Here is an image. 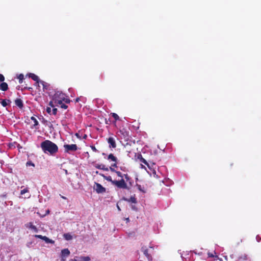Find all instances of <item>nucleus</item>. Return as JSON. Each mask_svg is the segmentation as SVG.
Instances as JSON below:
<instances>
[{
	"label": "nucleus",
	"mask_w": 261,
	"mask_h": 261,
	"mask_svg": "<svg viewBox=\"0 0 261 261\" xmlns=\"http://www.w3.org/2000/svg\"><path fill=\"white\" fill-rule=\"evenodd\" d=\"M40 146L44 153H49L50 155H54L58 151V146L48 140L43 141Z\"/></svg>",
	"instance_id": "f257e3e1"
},
{
	"label": "nucleus",
	"mask_w": 261,
	"mask_h": 261,
	"mask_svg": "<svg viewBox=\"0 0 261 261\" xmlns=\"http://www.w3.org/2000/svg\"><path fill=\"white\" fill-rule=\"evenodd\" d=\"M113 185L120 189H129L126 181L123 178H121L120 180H115L113 181Z\"/></svg>",
	"instance_id": "f03ea898"
},
{
	"label": "nucleus",
	"mask_w": 261,
	"mask_h": 261,
	"mask_svg": "<svg viewBox=\"0 0 261 261\" xmlns=\"http://www.w3.org/2000/svg\"><path fill=\"white\" fill-rule=\"evenodd\" d=\"M65 152L70 153L71 152L76 151L78 149V147L76 144H64L63 146Z\"/></svg>",
	"instance_id": "7ed1b4c3"
},
{
	"label": "nucleus",
	"mask_w": 261,
	"mask_h": 261,
	"mask_svg": "<svg viewBox=\"0 0 261 261\" xmlns=\"http://www.w3.org/2000/svg\"><path fill=\"white\" fill-rule=\"evenodd\" d=\"M110 169L112 172H115L118 176L121 177L123 178L124 177L126 180V181H129L130 184V180H131V177L127 174H122L120 171H118L113 169L112 167H110Z\"/></svg>",
	"instance_id": "20e7f679"
},
{
	"label": "nucleus",
	"mask_w": 261,
	"mask_h": 261,
	"mask_svg": "<svg viewBox=\"0 0 261 261\" xmlns=\"http://www.w3.org/2000/svg\"><path fill=\"white\" fill-rule=\"evenodd\" d=\"M93 188L98 194L103 193L106 192V188H104L101 185L97 182H95Z\"/></svg>",
	"instance_id": "39448f33"
},
{
	"label": "nucleus",
	"mask_w": 261,
	"mask_h": 261,
	"mask_svg": "<svg viewBox=\"0 0 261 261\" xmlns=\"http://www.w3.org/2000/svg\"><path fill=\"white\" fill-rule=\"evenodd\" d=\"M70 252L69 250L67 248L64 249L61 251V260L65 261V259L64 258L67 257L70 255Z\"/></svg>",
	"instance_id": "423d86ee"
},
{
	"label": "nucleus",
	"mask_w": 261,
	"mask_h": 261,
	"mask_svg": "<svg viewBox=\"0 0 261 261\" xmlns=\"http://www.w3.org/2000/svg\"><path fill=\"white\" fill-rule=\"evenodd\" d=\"M108 159L109 160H111L114 162V163L113 164L111 165V167H112L113 168V167H117V159L116 156H115L113 155V154L110 153L108 156Z\"/></svg>",
	"instance_id": "0eeeda50"
},
{
	"label": "nucleus",
	"mask_w": 261,
	"mask_h": 261,
	"mask_svg": "<svg viewBox=\"0 0 261 261\" xmlns=\"http://www.w3.org/2000/svg\"><path fill=\"white\" fill-rule=\"evenodd\" d=\"M107 141L110 148H115L116 147V143L114 138L109 137L107 139Z\"/></svg>",
	"instance_id": "6e6552de"
},
{
	"label": "nucleus",
	"mask_w": 261,
	"mask_h": 261,
	"mask_svg": "<svg viewBox=\"0 0 261 261\" xmlns=\"http://www.w3.org/2000/svg\"><path fill=\"white\" fill-rule=\"evenodd\" d=\"M54 100H55V103H56L57 105H60L61 108L64 109H67L68 106L65 103H63L61 99H55Z\"/></svg>",
	"instance_id": "1a4fd4ad"
},
{
	"label": "nucleus",
	"mask_w": 261,
	"mask_h": 261,
	"mask_svg": "<svg viewBox=\"0 0 261 261\" xmlns=\"http://www.w3.org/2000/svg\"><path fill=\"white\" fill-rule=\"evenodd\" d=\"M142 163H144L145 165H146L148 168L150 169H151L153 166L155 165L154 163L150 162V164L147 162V161L144 159L143 158L141 159V160L140 161Z\"/></svg>",
	"instance_id": "9d476101"
},
{
	"label": "nucleus",
	"mask_w": 261,
	"mask_h": 261,
	"mask_svg": "<svg viewBox=\"0 0 261 261\" xmlns=\"http://www.w3.org/2000/svg\"><path fill=\"white\" fill-rule=\"evenodd\" d=\"M29 77H31L33 80L36 82V84L39 85V82L40 81L39 80V79L37 75L34 73H30L29 74Z\"/></svg>",
	"instance_id": "9b49d317"
},
{
	"label": "nucleus",
	"mask_w": 261,
	"mask_h": 261,
	"mask_svg": "<svg viewBox=\"0 0 261 261\" xmlns=\"http://www.w3.org/2000/svg\"><path fill=\"white\" fill-rule=\"evenodd\" d=\"M142 250L143 251L144 254L146 256L147 259L149 261L152 260V256L150 254L148 253V250L147 249H144V247H142Z\"/></svg>",
	"instance_id": "f8f14e48"
},
{
	"label": "nucleus",
	"mask_w": 261,
	"mask_h": 261,
	"mask_svg": "<svg viewBox=\"0 0 261 261\" xmlns=\"http://www.w3.org/2000/svg\"><path fill=\"white\" fill-rule=\"evenodd\" d=\"M15 105L18 106L20 109H22L23 107V104L22 100L20 98H17L15 100Z\"/></svg>",
	"instance_id": "ddd939ff"
},
{
	"label": "nucleus",
	"mask_w": 261,
	"mask_h": 261,
	"mask_svg": "<svg viewBox=\"0 0 261 261\" xmlns=\"http://www.w3.org/2000/svg\"><path fill=\"white\" fill-rule=\"evenodd\" d=\"M95 167L99 169L103 170L104 171H108L109 170V168L108 167H106L105 165L103 164H95Z\"/></svg>",
	"instance_id": "4468645a"
},
{
	"label": "nucleus",
	"mask_w": 261,
	"mask_h": 261,
	"mask_svg": "<svg viewBox=\"0 0 261 261\" xmlns=\"http://www.w3.org/2000/svg\"><path fill=\"white\" fill-rule=\"evenodd\" d=\"M0 89L2 91H6L8 89V86L6 83L3 82L0 84Z\"/></svg>",
	"instance_id": "2eb2a0df"
},
{
	"label": "nucleus",
	"mask_w": 261,
	"mask_h": 261,
	"mask_svg": "<svg viewBox=\"0 0 261 261\" xmlns=\"http://www.w3.org/2000/svg\"><path fill=\"white\" fill-rule=\"evenodd\" d=\"M61 96L60 99L62 100V102H64L66 103H69L70 102V100L68 98L64 97V95L62 93L60 94Z\"/></svg>",
	"instance_id": "dca6fc26"
},
{
	"label": "nucleus",
	"mask_w": 261,
	"mask_h": 261,
	"mask_svg": "<svg viewBox=\"0 0 261 261\" xmlns=\"http://www.w3.org/2000/svg\"><path fill=\"white\" fill-rule=\"evenodd\" d=\"M124 200L128 202H132L134 203H136L137 202V199L135 196H131L129 199L124 198Z\"/></svg>",
	"instance_id": "f3484780"
},
{
	"label": "nucleus",
	"mask_w": 261,
	"mask_h": 261,
	"mask_svg": "<svg viewBox=\"0 0 261 261\" xmlns=\"http://www.w3.org/2000/svg\"><path fill=\"white\" fill-rule=\"evenodd\" d=\"M100 176L103 177L104 179L107 180V181H110L113 185V181H115V180H112V178L111 176H107L103 174H99Z\"/></svg>",
	"instance_id": "a211bd4d"
},
{
	"label": "nucleus",
	"mask_w": 261,
	"mask_h": 261,
	"mask_svg": "<svg viewBox=\"0 0 261 261\" xmlns=\"http://www.w3.org/2000/svg\"><path fill=\"white\" fill-rule=\"evenodd\" d=\"M28 225V227H29V228H30L31 229L33 230L35 232H38V228H37V227L36 226L33 225L32 222L29 223Z\"/></svg>",
	"instance_id": "6ab92c4d"
},
{
	"label": "nucleus",
	"mask_w": 261,
	"mask_h": 261,
	"mask_svg": "<svg viewBox=\"0 0 261 261\" xmlns=\"http://www.w3.org/2000/svg\"><path fill=\"white\" fill-rule=\"evenodd\" d=\"M11 102V101L9 99H3L1 101V104L4 107H6L8 105H10Z\"/></svg>",
	"instance_id": "aec40b11"
},
{
	"label": "nucleus",
	"mask_w": 261,
	"mask_h": 261,
	"mask_svg": "<svg viewBox=\"0 0 261 261\" xmlns=\"http://www.w3.org/2000/svg\"><path fill=\"white\" fill-rule=\"evenodd\" d=\"M64 238L67 241L72 239V236L69 233H64L63 234Z\"/></svg>",
	"instance_id": "412c9836"
},
{
	"label": "nucleus",
	"mask_w": 261,
	"mask_h": 261,
	"mask_svg": "<svg viewBox=\"0 0 261 261\" xmlns=\"http://www.w3.org/2000/svg\"><path fill=\"white\" fill-rule=\"evenodd\" d=\"M43 240L46 243L54 244L55 241L47 238L46 236H44Z\"/></svg>",
	"instance_id": "4be33fe9"
},
{
	"label": "nucleus",
	"mask_w": 261,
	"mask_h": 261,
	"mask_svg": "<svg viewBox=\"0 0 261 261\" xmlns=\"http://www.w3.org/2000/svg\"><path fill=\"white\" fill-rule=\"evenodd\" d=\"M31 119L34 122L33 127H35L36 129H37L38 128L36 127V126H37L39 124V123H38V121H37V120L34 117H33V116H32L31 118Z\"/></svg>",
	"instance_id": "5701e85b"
},
{
	"label": "nucleus",
	"mask_w": 261,
	"mask_h": 261,
	"mask_svg": "<svg viewBox=\"0 0 261 261\" xmlns=\"http://www.w3.org/2000/svg\"><path fill=\"white\" fill-rule=\"evenodd\" d=\"M90 258L89 256H81L79 257V261H89Z\"/></svg>",
	"instance_id": "b1692460"
},
{
	"label": "nucleus",
	"mask_w": 261,
	"mask_h": 261,
	"mask_svg": "<svg viewBox=\"0 0 261 261\" xmlns=\"http://www.w3.org/2000/svg\"><path fill=\"white\" fill-rule=\"evenodd\" d=\"M111 115L114 118L115 121L119 120V117L116 113H112Z\"/></svg>",
	"instance_id": "393cba45"
},
{
	"label": "nucleus",
	"mask_w": 261,
	"mask_h": 261,
	"mask_svg": "<svg viewBox=\"0 0 261 261\" xmlns=\"http://www.w3.org/2000/svg\"><path fill=\"white\" fill-rule=\"evenodd\" d=\"M39 83L43 86V89H47V87H48L47 83H46L45 82L42 81H40L39 82Z\"/></svg>",
	"instance_id": "a878e982"
},
{
	"label": "nucleus",
	"mask_w": 261,
	"mask_h": 261,
	"mask_svg": "<svg viewBox=\"0 0 261 261\" xmlns=\"http://www.w3.org/2000/svg\"><path fill=\"white\" fill-rule=\"evenodd\" d=\"M137 187L138 189L140 191H141L143 193H145L146 192V191H145V190L144 189V187H142V186L141 185L137 184Z\"/></svg>",
	"instance_id": "bb28decb"
},
{
	"label": "nucleus",
	"mask_w": 261,
	"mask_h": 261,
	"mask_svg": "<svg viewBox=\"0 0 261 261\" xmlns=\"http://www.w3.org/2000/svg\"><path fill=\"white\" fill-rule=\"evenodd\" d=\"M18 79H19V83L20 84L22 83V81L24 79V75L23 74H20L18 76Z\"/></svg>",
	"instance_id": "cd10ccee"
},
{
	"label": "nucleus",
	"mask_w": 261,
	"mask_h": 261,
	"mask_svg": "<svg viewBox=\"0 0 261 261\" xmlns=\"http://www.w3.org/2000/svg\"><path fill=\"white\" fill-rule=\"evenodd\" d=\"M57 112H58V109L56 108H55V107L53 108L51 115H56L57 114Z\"/></svg>",
	"instance_id": "c85d7f7f"
},
{
	"label": "nucleus",
	"mask_w": 261,
	"mask_h": 261,
	"mask_svg": "<svg viewBox=\"0 0 261 261\" xmlns=\"http://www.w3.org/2000/svg\"><path fill=\"white\" fill-rule=\"evenodd\" d=\"M46 112L49 115H51L52 109L50 107H47L46 109Z\"/></svg>",
	"instance_id": "c756f323"
},
{
	"label": "nucleus",
	"mask_w": 261,
	"mask_h": 261,
	"mask_svg": "<svg viewBox=\"0 0 261 261\" xmlns=\"http://www.w3.org/2000/svg\"><path fill=\"white\" fill-rule=\"evenodd\" d=\"M29 192V190L27 188H25V189H24L23 190H22L21 191H20V194L21 195H23L24 194H25V193H27Z\"/></svg>",
	"instance_id": "7c9ffc66"
},
{
	"label": "nucleus",
	"mask_w": 261,
	"mask_h": 261,
	"mask_svg": "<svg viewBox=\"0 0 261 261\" xmlns=\"http://www.w3.org/2000/svg\"><path fill=\"white\" fill-rule=\"evenodd\" d=\"M216 252L215 251H214V253H211V252H208L207 253V255L209 257H214V256L216 254Z\"/></svg>",
	"instance_id": "2f4dec72"
},
{
	"label": "nucleus",
	"mask_w": 261,
	"mask_h": 261,
	"mask_svg": "<svg viewBox=\"0 0 261 261\" xmlns=\"http://www.w3.org/2000/svg\"><path fill=\"white\" fill-rule=\"evenodd\" d=\"M120 133H121L124 136V137L128 136L127 132L126 131L123 132V130H120Z\"/></svg>",
	"instance_id": "473e14b6"
},
{
	"label": "nucleus",
	"mask_w": 261,
	"mask_h": 261,
	"mask_svg": "<svg viewBox=\"0 0 261 261\" xmlns=\"http://www.w3.org/2000/svg\"><path fill=\"white\" fill-rule=\"evenodd\" d=\"M34 237L36 238H39L40 239L43 240L44 236L40 235V234H35Z\"/></svg>",
	"instance_id": "72a5a7b5"
},
{
	"label": "nucleus",
	"mask_w": 261,
	"mask_h": 261,
	"mask_svg": "<svg viewBox=\"0 0 261 261\" xmlns=\"http://www.w3.org/2000/svg\"><path fill=\"white\" fill-rule=\"evenodd\" d=\"M214 260H217V259H219V260H220V261H222V258H220L219 257V256H218L217 255H216V254L215 255V256H214Z\"/></svg>",
	"instance_id": "f704fd0d"
},
{
	"label": "nucleus",
	"mask_w": 261,
	"mask_h": 261,
	"mask_svg": "<svg viewBox=\"0 0 261 261\" xmlns=\"http://www.w3.org/2000/svg\"><path fill=\"white\" fill-rule=\"evenodd\" d=\"M5 80V77L2 74H0V82H3Z\"/></svg>",
	"instance_id": "c9c22d12"
},
{
	"label": "nucleus",
	"mask_w": 261,
	"mask_h": 261,
	"mask_svg": "<svg viewBox=\"0 0 261 261\" xmlns=\"http://www.w3.org/2000/svg\"><path fill=\"white\" fill-rule=\"evenodd\" d=\"M92 150L94 152H98V150L94 146H91Z\"/></svg>",
	"instance_id": "e433bc0d"
},
{
	"label": "nucleus",
	"mask_w": 261,
	"mask_h": 261,
	"mask_svg": "<svg viewBox=\"0 0 261 261\" xmlns=\"http://www.w3.org/2000/svg\"><path fill=\"white\" fill-rule=\"evenodd\" d=\"M49 106H50V108H54L55 107V106L53 103V101H50L49 103Z\"/></svg>",
	"instance_id": "4c0bfd02"
},
{
	"label": "nucleus",
	"mask_w": 261,
	"mask_h": 261,
	"mask_svg": "<svg viewBox=\"0 0 261 261\" xmlns=\"http://www.w3.org/2000/svg\"><path fill=\"white\" fill-rule=\"evenodd\" d=\"M137 158H138V159H139L140 161L141 160V159L143 158V156L141 155V154H138L137 155Z\"/></svg>",
	"instance_id": "58836bf2"
},
{
	"label": "nucleus",
	"mask_w": 261,
	"mask_h": 261,
	"mask_svg": "<svg viewBox=\"0 0 261 261\" xmlns=\"http://www.w3.org/2000/svg\"><path fill=\"white\" fill-rule=\"evenodd\" d=\"M80 100V98L79 97H77L75 99V102H79Z\"/></svg>",
	"instance_id": "ea45409f"
},
{
	"label": "nucleus",
	"mask_w": 261,
	"mask_h": 261,
	"mask_svg": "<svg viewBox=\"0 0 261 261\" xmlns=\"http://www.w3.org/2000/svg\"><path fill=\"white\" fill-rule=\"evenodd\" d=\"M69 261H79V260H76L75 259H71Z\"/></svg>",
	"instance_id": "a19ab883"
},
{
	"label": "nucleus",
	"mask_w": 261,
	"mask_h": 261,
	"mask_svg": "<svg viewBox=\"0 0 261 261\" xmlns=\"http://www.w3.org/2000/svg\"><path fill=\"white\" fill-rule=\"evenodd\" d=\"M61 198L62 199H66V198L65 197L63 196H61Z\"/></svg>",
	"instance_id": "79ce46f5"
},
{
	"label": "nucleus",
	"mask_w": 261,
	"mask_h": 261,
	"mask_svg": "<svg viewBox=\"0 0 261 261\" xmlns=\"http://www.w3.org/2000/svg\"><path fill=\"white\" fill-rule=\"evenodd\" d=\"M141 167H142V168H145V167L143 165H141Z\"/></svg>",
	"instance_id": "37998d69"
},
{
	"label": "nucleus",
	"mask_w": 261,
	"mask_h": 261,
	"mask_svg": "<svg viewBox=\"0 0 261 261\" xmlns=\"http://www.w3.org/2000/svg\"><path fill=\"white\" fill-rule=\"evenodd\" d=\"M95 173L96 174H100V173H99L98 171H97L95 172Z\"/></svg>",
	"instance_id": "c03bdc74"
},
{
	"label": "nucleus",
	"mask_w": 261,
	"mask_h": 261,
	"mask_svg": "<svg viewBox=\"0 0 261 261\" xmlns=\"http://www.w3.org/2000/svg\"><path fill=\"white\" fill-rule=\"evenodd\" d=\"M247 259V256L246 255L244 256V259Z\"/></svg>",
	"instance_id": "a18cd8bd"
},
{
	"label": "nucleus",
	"mask_w": 261,
	"mask_h": 261,
	"mask_svg": "<svg viewBox=\"0 0 261 261\" xmlns=\"http://www.w3.org/2000/svg\"><path fill=\"white\" fill-rule=\"evenodd\" d=\"M132 208L134 210H136V207L135 206H132Z\"/></svg>",
	"instance_id": "49530a36"
},
{
	"label": "nucleus",
	"mask_w": 261,
	"mask_h": 261,
	"mask_svg": "<svg viewBox=\"0 0 261 261\" xmlns=\"http://www.w3.org/2000/svg\"><path fill=\"white\" fill-rule=\"evenodd\" d=\"M117 207H118V209L120 210L119 207L118 206Z\"/></svg>",
	"instance_id": "de8ad7c7"
}]
</instances>
